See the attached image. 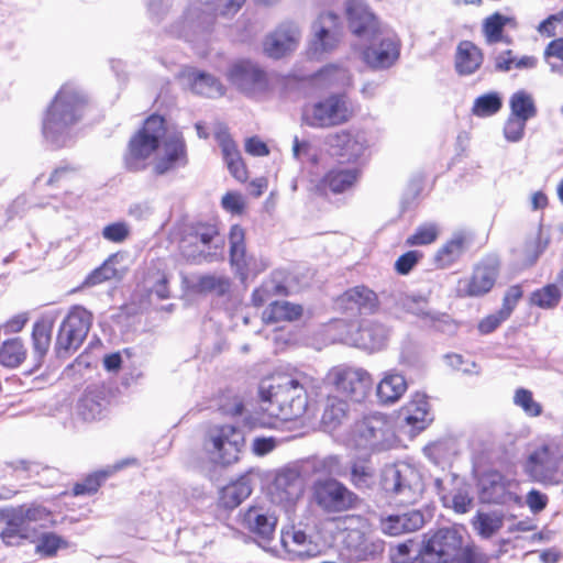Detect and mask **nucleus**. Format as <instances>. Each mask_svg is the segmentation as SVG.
I'll return each instance as SVG.
<instances>
[{
  "label": "nucleus",
  "mask_w": 563,
  "mask_h": 563,
  "mask_svg": "<svg viewBox=\"0 0 563 563\" xmlns=\"http://www.w3.org/2000/svg\"><path fill=\"white\" fill-rule=\"evenodd\" d=\"M380 485L404 505L419 501L424 492L422 474L417 467L405 462L386 465L380 473Z\"/></svg>",
  "instance_id": "obj_7"
},
{
  "label": "nucleus",
  "mask_w": 563,
  "mask_h": 563,
  "mask_svg": "<svg viewBox=\"0 0 563 563\" xmlns=\"http://www.w3.org/2000/svg\"><path fill=\"white\" fill-rule=\"evenodd\" d=\"M439 233L440 229L437 223H423L416 229L415 233L407 238L406 244L410 246L428 245L438 239Z\"/></svg>",
  "instance_id": "obj_56"
},
{
  "label": "nucleus",
  "mask_w": 563,
  "mask_h": 563,
  "mask_svg": "<svg viewBox=\"0 0 563 563\" xmlns=\"http://www.w3.org/2000/svg\"><path fill=\"white\" fill-rule=\"evenodd\" d=\"M358 178L356 168L335 167L330 169L320 180L318 189L327 194H342L350 190Z\"/></svg>",
  "instance_id": "obj_32"
},
{
  "label": "nucleus",
  "mask_w": 563,
  "mask_h": 563,
  "mask_svg": "<svg viewBox=\"0 0 563 563\" xmlns=\"http://www.w3.org/2000/svg\"><path fill=\"white\" fill-rule=\"evenodd\" d=\"M307 383V376L301 374H277L261 384L262 410L276 419L268 423L271 427H277V421H291L305 415Z\"/></svg>",
  "instance_id": "obj_2"
},
{
  "label": "nucleus",
  "mask_w": 563,
  "mask_h": 563,
  "mask_svg": "<svg viewBox=\"0 0 563 563\" xmlns=\"http://www.w3.org/2000/svg\"><path fill=\"white\" fill-rule=\"evenodd\" d=\"M503 106V99L498 92H488L474 100L472 112L479 118L496 114Z\"/></svg>",
  "instance_id": "obj_53"
},
{
  "label": "nucleus",
  "mask_w": 563,
  "mask_h": 563,
  "mask_svg": "<svg viewBox=\"0 0 563 563\" xmlns=\"http://www.w3.org/2000/svg\"><path fill=\"white\" fill-rule=\"evenodd\" d=\"M544 54L551 71L563 75V37L550 42Z\"/></svg>",
  "instance_id": "obj_59"
},
{
  "label": "nucleus",
  "mask_w": 563,
  "mask_h": 563,
  "mask_svg": "<svg viewBox=\"0 0 563 563\" xmlns=\"http://www.w3.org/2000/svg\"><path fill=\"white\" fill-rule=\"evenodd\" d=\"M498 275L495 264H481L475 267L471 277L462 278L457 283L456 291L462 297H477L490 291Z\"/></svg>",
  "instance_id": "obj_25"
},
{
  "label": "nucleus",
  "mask_w": 563,
  "mask_h": 563,
  "mask_svg": "<svg viewBox=\"0 0 563 563\" xmlns=\"http://www.w3.org/2000/svg\"><path fill=\"white\" fill-rule=\"evenodd\" d=\"M117 277V268L111 261H106L100 267L91 272L84 282L91 287Z\"/></svg>",
  "instance_id": "obj_61"
},
{
  "label": "nucleus",
  "mask_w": 563,
  "mask_h": 563,
  "mask_svg": "<svg viewBox=\"0 0 563 563\" xmlns=\"http://www.w3.org/2000/svg\"><path fill=\"white\" fill-rule=\"evenodd\" d=\"M77 413L84 421H95L102 416V405L93 396L85 395L78 402Z\"/></svg>",
  "instance_id": "obj_58"
},
{
  "label": "nucleus",
  "mask_w": 563,
  "mask_h": 563,
  "mask_svg": "<svg viewBox=\"0 0 563 563\" xmlns=\"http://www.w3.org/2000/svg\"><path fill=\"white\" fill-rule=\"evenodd\" d=\"M342 441L347 446L375 453L394 449L398 438L391 417L372 412L356 420Z\"/></svg>",
  "instance_id": "obj_4"
},
{
  "label": "nucleus",
  "mask_w": 563,
  "mask_h": 563,
  "mask_svg": "<svg viewBox=\"0 0 563 563\" xmlns=\"http://www.w3.org/2000/svg\"><path fill=\"white\" fill-rule=\"evenodd\" d=\"M407 390V382L400 373L388 371L377 385L376 395L382 404H395Z\"/></svg>",
  "instance_id": "obj_34"
},
{
  "label": "nucleus",
  "mask_w": 563,
  "mask_h": 563,
  "mask_svg": "<svg viewBox=\"0 0 563 563\" xmlns=\"http://www.w3.org/2000/svg\"><path fill=\"white\" fill-rule=\"evenodd\" d=\"M434 485L438 494L441 496V500L445 507L452 508L457 514H466L473 506V498L466 488H459L452 495L443 493V482L440 478H435Z\"/></svg>",
  "instance_id": "obj_45"
},
{
  "label": "nucleus",
  "mask_w": 563,
  "mask_h": 563,
  "mask_svg": "<svg viewBox=\"0 0 563 563\" xmlns=\"http://www.w3.org/2000/svg\"><path fill=\"white\" fill-rule=\"evenodd\" d=\"M347 411L349 405L345 401L330 398L321 419L324 430L330 433L336 431L347 418Z\"/></svg>",
  "instance_id": "obj_43"
},
{
  "label": "nucleus",
  "mask_w": 563,
  "mask_h": 563,
  "mask_svg": "<svg viewBox=\"0 0 563 563\" xmlns=\"http://www.w3.org/2000/svg\"><path fill=\"white\" fill-rule=\"evenodd\" d=\"M0 518L3 525L0 538L7 545H19L23 540L35 537L34 527H29L19 507L3 509Z\"/></svg>",
  "instance_id": "obj_22"
},
{
  "label": "nucleus",
  "mask_w": 563,
  "mask_h": 563,
  "mask_svg": "<svg viewBox=\"0 0 563 563\" xmlns=\"http://www.w3.org/2000/svg\"><path fill=\"white\" fill-rule=\"evenodd\" d=\"M183 85L195 93L209 98L220 97L224 93L222 84L212 75L194 68H186L180 73Z\"/></svg>",
  "instance_id": "obj_29"
},
{
  "label": "nucleus",
  "mask_w": 563,
  "mask_h": 563,
  "mask_svg": "<svg viewBox=\"0 0 563 563\" xmlns=\"http://www.w3.org/2000/svg\"><path fill=\"white\" fill-rule=\"evenodd\" d=\"M26 347L19 338L5 340L0 346V364L15 368L26 358Z\"/></svg>",
  "instance_id": "obj_46"
},
{
  "label": "nucleus",
  "mask_w": 563,
  "mask_h": 563,
  "mask_svg": "<svg viewBox=\"0 0 563 563\" xmlns=\"http://www.w3.org/2000/svg\"><path fill=\"white\" fill-rule=\"evenodd\" d=\"M277 521L275 512L262 506L250 507L242 517L243 527L263 540L272 539Z\"/></svg>",
  "instance_id": "obj_27"
},
{
  "label": "nucleus",
  "mask_w": 563,
  "mask_h": 563,
  "mask_svg": "<svg viewBox=\"0 0 563 563\" xmlns=\"http://www.w3.org/2000/svg\"><path fill=\"white\" fill-rule=\"evenodd\" d=\"M354 114L349 98L331 93L309 101L301 109V123L312 129H331L349 122Z\"/></svg>",
  "instance_id": "obj_6"
},
{
  "label": "nucleus",
  "mask_w": 563,
  "mask_h": 563,
  "mask_svg": "<svg viewBox=\"0 0 563 563\" xmlns=\"http://www.w3.org/2000/svg\"><path fill=\"white\" fill-rule=\"evenodd\" d=\"M360 42L362 59L371 68H389L399 58V38L386 27H379L374 34L360 40Z\"/></svg>",
  "instance_id": "obj_8"
},
{
  "label": "nucleus",
  "mask_w": 563,
  "mask_h": 563,
  "mask_svg": "<svg viewBox=\"0 0 563 563\" xmlns=\"http://www.w3.org/2000/svg\"><path fill=\"white\" fill-rule=\"evenodd\" d=\"M510 25L515 26V19L511 16L504 15L501 13H494L487 16L483 21V34L487 44H495L501 41H506L503 34L504 27Z\"/></svg>",
  "instance_id": "obj_42"
},
{
  "label": "nucleus",
  "mask_w": 563,
  "mask_h": 563,
  "mask_svg": "<svg viewBox=\"0 0 563 563\" xmlns=\"http://www.w3.org/2000/svg\"><path fill=\"white\" fill-rule=\"evenodd\" d=\"M388 336L389 332L385 325L375 322H365L360 327L357 333H355L353 341L360 349L376 352L386 346Z\"/></svg>",
  "instance_id": "obj_31"
},
{
  "label": "nucleus",
  "mask_w": 563,
  "mask_h": 563,
  "mask_svg": "<svg viewBox=\"0 0 563 563\" xmlns=\"http://www.w3.org/2000/svg\"><path fill=\"white\" fill-rule=\"evenodd\" d=\"M0 518L3 525L0 538L7 545H19L23 540L35 537L34 527H29L19 507L3 509Z\"/></svg>",
  "instance_id": "obj_24"
},
{
  "label": "nucleus",
  "mask_w": 563,
  "mask_h": 563,
  "mask_svg": "<svg viewBox=\"0 0 563 563\" xmlns=\"http://www.w3.org/2000/svg\"><path fill=\"white\" fill-rule=\"evenodd\" d=\"M561 466L550 449L543 443L536 449L528 457L527 471L537 481L554 482L555 475Z\"/></svg>",
  "instance_id": "obj_26"
},
{
  "label": "nucleus",
  "mask_w": 563,
  "mask_h": 563,
  "mask_svg": "<svg viewBox=\"0 0 563 563\" xmlns=\"http://www.w3.org/2000/svg\"><path fill=\"white\" fill-rule=\"evenodd\" d=\"M223 239L211 224H198L180 241L183 255L194 262L213 261L223 253Z\"/></svg>",
  "instance_id": "obj_9"
},
{
  "label": "nucleus",
  "mask_w": 563,
  "mask_h": 563,
  "mask_svg": "<svg viewBox=\"0 0 563 563\" xmlns=\"http://www.w3.org/2000/svg\"><path fill=\"white\" fill-rule=\"evenodd\" d=\"M510 114L529 121L537 115V106L531 93L526 90L514 92L509 99Z\"/></svg>",
  "instance_id": "obj_47"
},
{
  "label": "nucleus",
  "mask_w": 563,
  "mask_h": 563,
  "mask_svg": "<svg viewBox=\"0 0 563 563\" xmlns=\"http://www.w3.org/2000/svg\"><path fill=\"white\" fill-rule=\"evenodd\" d=\"M0 518L3 525L0 538L7 545H19L23 540L35 537L34 527H29L19 507L3 509Z\"/></svg>",
  "instance_id": "obj_21"
},
{
  "label": "nucleus",
  "mask_w": 563,
  "mask_h": 563,
  "mask_svg": "<svg viewBox=\"0 0 563 563\" xmlns=\"http://www.w3.org/2000/svg\"><path fill=\"white\" fill-rule=\"evenodd\" d=\"M519 483L498 472L485 474L481 479V498L484 503L510 505L521 504Z\"/></svg>",
  "instance_id": "obj_16"
},
{
  "label": "nucleus",
  "mask_w": 563,
  "mask_h": 563,
  "mask_svg": "<svg viewBox=\"0 0 563 563\" xmlns=\"http://www.w3.org/2000/svg\"><path fill=\"white\" fill-rule=\"evenodd\" d=\"M527 121L509 114L504 125V136L508 142L517 143L525 135Z\"/></svg>",
  "instance_id": "obj_62"
},
{
  "label": "nucleus",
  "mask_w": 563,
  "mask_h": 563,
  "mask_svg": "<svg viewBox=\"0 0 563 563\" xmlns=\"http://www.w3.org/2000/svg\"><path fill=\"white\" fill-rule=\"evenodd\" d=\"M134 459H126L122 460L118 463H115L112 466H109L104 470L98 471L95 474L89 475L85 481L81 483H77L74 486V495H90L98 490L99 486L103 481H106L109 476L114 474L117 471L122 470L126 465L134 464Z\"/></svg>",
  "instance_id": "obj_38"
},
{
  "label": "nucleus",
  "mask_w": 563,
  "mask_h": 563,
  "mask_svg": "<svg viewBox=\"0 0 563 563\" xmlns=\"http://www.w3.org/2000/svg\"><path fill=\"white\" fill-rule=\"evenodd\" d=\"M346 14L352 32L360 38L374 34L380 24L367 5L361 0L346 1Z\"/></svg>",
  "instance_id": "obj_28"
},
{
  "label": "nucleus",
  "mask_w": 563,
  "mask_h": 563,
  "mask_svg": "<svg viewBox=\"0 0 563 563\" xmlns=\"http://www.w3.org/2000/svg\"><path fill=\"white\" fill-rule=\"evenodd\" d=\"M19 509L25 517L29 527H34L35 530L36 528H47L55 522L53 514L41 505H22L19 506Z\"/></svg>",
  "instance_id": "obj_50"
},
{
  "label": "nucleus",
  "mask_w": 563,
  "mask_h": 563,
  "mask_svg": "<svg viewBox=\"0 0 563 563\" xmlns=\"http://www.w3.org/2000/svg\"><path fill=\"white\" fill-rule=\"evenodd\" d=\"M342 37L340 18L327 12L319 15L312 24V36L309 42L308 54L311 58H321L335 49Z\"/></svg>",
  "instance_id": "obj_14"
},
{
  "label": "nucleus",
  "mask_w": 563,
  "mask_h": 563,
  "mask_svg": "<svg viewBox=\"0 0 563 563\" xmlns=\"http://www.w3.org/2000/svg\"><path fill=\"white\" fill-rule=\"evenodd\" d=\"M53 323L47 319H41L33 325L32 341L34 353L42 358L48 351L51 344Z\"/></svg>",
  "instance_id": "obj_52"
},
{
  "label": "nucleus",
  "mask_w": 563,
  "mask_h": 563,
  "mask_svg": "<svg viewBox=\"0 0 563 563\" xmlns=\"http://www.w3.org/2000/svg\"><path fill=\"white\" fill-rule=\"evenodd\" d=\"M230 263L241 279L255 276L268 267V261L262 255L249 254L245 247V232L235 224L229 233Z\"/></svg>",
  "instance_id": "obj_13"
},
{
  "label": "nucleus",
  "mask_w": 563,
  "mask_h": 563,
  "mask_svg": "<svg viewBox=\"0 0 563 563\" xmlns=\"http://www.w3.org/2000/svg\"><path fill=\"white\" fill-rule=\"evenodd\" d=\"M483 63L481 49L470 41H462L456 48L455 68L461 75L475 73Z\"/></svg>",
  "instance_id": "obj_35"
},
{
  "label": "nucleus",
  "mask_w": 563,
  "mask_h": 563,
  "mask_svg": "<svg viewBox=\"0 0 563 563\" xmlns=\"http://www.w3.org/2000/svg\"><path fill=\"white\" fill-rule=\"evenodd\" d=\"M252 493V487L247 478L239 481L225 486L222 490V501L225 507L234 508L246 499Z\"/></svg>",
  "instance_id": "obj_51"
},
{
  "label": "nucleus",
  "mask_w": 563,
  "mask_h": 563,
  "mask_svg": "<svg viewBox=\"0 0 563 563\" xmlns=\"http://www.w3.org/2000/svg\"><path fill=\"white\" fill-rule=\"evenodd\" d=\"M466 236L462 232L453 236L438 250L434 262L439 268H446L457 261L466 250Z\"/></svg>",
  "instance_id": "obj_39"
},
{
  "label": "nucleus",
  "mask_w": 563,
  "mask_h": 563,
  "mask_svg": "<svg viewBox=\"0 0 563 563\" xmlns=\"http://www.w3.org/2000/svg\"><path fill=\"white\" fill-rule=\"evenodd\" d=\"M244 442V432L239 427L231 423H216L207 429L202 450L212 464L228 466L238 462Z\"/></svg>",
  "instance_id": "obj_5"
},
{
  "label": "nucleus",
  "mask_w": 563,
  "mask_h": 563,
  "mask_svg": "<svg viewBox=\"0 0 563 563\" xmlns=\"http://www.w3.org/2000/svg\"><path fill=\"white\" fill-rule=\"evenodd\" d=\"M131 233L130 227L125 222H114L106 225L102 229V236L104 240L113 243L124 242Z\"/></svg>",
  "instance_id": "obj_64"
},
{
  "label": "nucleus",
  "mask_w": 563,
  "mask_h": 563,
  "mask_svg": "<svg viewBox=\"0 0 563 563\" xmlns=\"http://www.w3.org/2000/svg\"><path fill=\"white\" fill-rule=\"evenodd\" d=\"M504 525V516L497 511L493 512H477L473 518V527L477 533L483 538H490Z\"/></svg>",
  "instance_id": "obj_49"
},
{
  "label": "nucleus",
  "mask_w": 563,
  "mask_h": 563,
  "mask_svg": "<svg viewBox=\"0 0 563 563\" xmlns=\"http://www.w3.org/2000/svg\"><path fill=\"white\" fill-rule=\"evenodd\" d=\"M196 288L199 291L224 295L229 291L230 280L224 276L205 275L198 279Z\"/></svg>",
  "instance_id": "obj_57"
},
{
  "label": "nucleus",
  "mask_w": 563,
  "mask_h": 563,
  "mask_svg": "<svg viewBox=\"0 0 563 563\" xmlns=\"http://www.w3.org/2000/svg\"><path fill=\"white\" fill-rule=\"evenodd\" d=\"M514 404L519 407L528 417H539L542 415V405L533 397L532 391L526 388H518L514 394Z\"/></svg>",
  "instance_id": "obj_55"
},
{
  "label": "nucleus",
  "mask_w": 563,
  "mask_h": 563,
  "mask_svg": "<svg viewBox=\"0 0 563 563\" xmlns=\"http://www.w3.org/2000/svg\"><path fill=\"white\" fill-rule=\"evenodd\" d=\"M399 305L408 312L434 320V317L429 312L427 301L423 298H415L410 296H401Z\"/></svg>",
  "instance_id": "obj_63"
},
{
  "label": "nucleus",
  "mask_w": 563,
  "mask_h": 563,
  "mask_svg": "<svg viewBox=\"0 0 563 563\" xmlns=\"http://www.w3.org/2000/svg\"><path fill=\"white\" fill-rule=\"evenodd\" d=\"M303 490L305 483L300 472L295 467H285L277 472L269 492L273 501L289 511L302 497Z\"/></svg>",
  "instance_id": "obj_18"
},
{
  "label": "nucleus",
  "mask_w": 563,
  "mask_h": 563,
  "mask_svg": "<svg viewBox=\"0 0 563 563\" xmlns=\"http://www.w3.org/2000/svg\"><path fill=\"white\" fill-rule=\"evenodd\" d=\"M229 81L243 93L255 97L268 89L266 73L251 60H239L228 71Z\"/></svg>",
  "instance_id": "obj_17"
},
{
  "label": "nucleus",
  "mask_w": 563,
  "mask_h": 563,
  "mask_svg": "<svg viewBox=\"0 0 563 563\" xmlns=\"http://www.w3.org/2000/svg\"><path fill=\"white\" fill-rule=\"evenodd\" d=\"M313 474L327 476H343L345 468L339 455L314 456L307 461Z\"/></svg>",
  "instance_id": "obj_48"
},
{
  "label": "nucleus",
  "mask_w": 563,
  "mask_h": 563,
  "mask_svg": "<svg viewBox=\"0 0 563 563\" xmlns=\"http://www.w3.org/2000/svg\"><path fill=\"white\" fill-rule=\"evenodd\" d=\"M301 35V29L297 23L283 22L265 37L263 51L272 58H282L297 49Z\"/></svg>",
  "instance_id": "obj_19"
},
{
  "label": "nucleus",
  "mask_w": 563,
  "mask_h": 563,
  "mask_svg": "<svg viewBox=\"0 0 563 563\" xmlns=\"http://www.w3.org/2000/svg\"><path fill=\"white\" fill-rule=\"evenodd\" d=\"M0 518L3 525L0 538L7 545H19L23 540L35 537L34 527H29L19 507L3 509Z\"/></svg>",
  "instance_id": "obj_23"
},
{
  "label": "nucleus",
  "mask_w": 563,
  "mask_h": 563,
  "mask_svg": "<svg viewBox=\"0 0 563 563\" xmlns=\"http://www.w3.org/2000/svg\"><path fill=\"white\" fill-rule=\"evenodd\" d=\"M87 106L85 93L74 84L60 87L43 120V135L55 146H63L69 139L70 128L84 114Z\"/></svg>",
  "instance_id": "obj_3"
},
{
  "label": "nucleus",
  "mask_w": 563,
  "mask_h": 563,
  "mask_svg": "<svg viewBox=\"0 0 563 563\" xmlns=\"http://www.w3.org/2000/svg\"><path fill=\"white\" fill-rule=\"evenodd\" d=\"M405 421L416 430H423L431 421L430 407L424 394H415L404 409Z\"/></svg>",
  "instance_id": "obj_36"
},
{
  "label": "nucleus",
  "mask_w": 563,
  "mask_h": 563,
  "mask_svg": "<svg viewBox=\"0 0 563 563\" xmlns=\"http://www.w3.org/2000/svg\"><path fill=\"white\" fill-rule=\"evenodd\" d=\"M66 542L55 533H44L36 544V552L43 556H53Z\"/></svg>",
  "instance_id": "obj_60"
},
{
  "label": "nucleus",
  "mask_w": 563,
  "mask_h": 563,
  "mask_svg": "<svg viewBox=\"0 0 563 563\" xmlns=\"http://www.w3.org/2000/svg\"><path fill=\"white\" fill-rule=\"evenodd\" d=\"M302 308L288 301H274L263 312V321L274 323L279 321H292L299 318Z\"/></svg>",
  "instance_id": "obj_44"
},
{
  "label": "nucleus",
  "mask_w": 563,
  "mask_h": 563,
  "mask_svg": "<svg viewBox=\"0 0 563 563\" xmlns=\"http://www.w3.org/2000/svg\"><path fill=\"white\" fill-rule=\"evenodd\" d=\"M346 309L374 311L378 305L377 295L365 286H356L346 290L340 298Z\"/></svg>",
  "instance_id": "obj_37"
},
{
  "label": "nucleus",
  "mask_w": 563,
  "mask_h": 563,
  "mask_svg": "<svg viewBox=\"0 0 563 563\" xmlns=\"http://www.w3.org/2000/svg\"><path fill=\"white\" fill-rule=\"evenodd\" d=\"M314 503L325 512L346 511L354 507L357 496L335 478L317 479L312 485Z\"/></svg>",
  "instance_id": "obj_11"
},
{
  "label": "nucleus",
  "mask_w": 563,
  "mask_h": 563,
  "mask_svg": "<svg viewBox=\"0 0 563 563\" xmlns=\"http://www.w3.org/2000/svg\"><path fill=\"white\" fill-rule=\"evenodd\" d=\"M423 515L418 510H412L401 515H389L380 519V529L385 534L399 536L401 533L413 532L424 525Z\"/></svg>",
  "instance_id": "obj_30"
},
{
  "label": "nucleus",
  "mask_w": 563,
  "mask_h": 563,
  "mask_svg": "<svg viewBox=\"0 0 563 563\" xmlns=\"http://www.w3.org/2000/svg\"><path fill=\"white\" fill-rule=\"evenodd\" d=\"M313 80L320 88L344 87L351 84V76L343 67L328 65L314 75Z\"/></svg>",
  "instance_id": "obj_41"
},
{
  "label": "nucleus",
  "mask_w": 563,
  "mask_h": 563,
  "mask_svg": "<svg viewBox=\"0 0 563 563\" xmlns=\"http://www.w3.org/2000/svg\"><path fill=\"white\" fill-rule=\"evenodd\" d=\"M92 323V314L84 307H74L63 321L57 340V353L63 356L76 351L86 339Z\"/></svg>",
  "instance_id": "obj_12"
},
{
  "label": "nucleus",
  "mask_w": 563,
  "mask_h": 563,
  "mask_svg": "<svg viewBox=\"0 0 563 563\" xmlns=\"http://www.w3.org/2000/svg\"><path fill=\"white\" fill-rule=\"evenodd\" d=\"M350 482L357 489H368L374 486L376 474L369 460L357 459L351 463Z\"/></svg>",
  "instance_id": "obj_40"
},
{
  "label": "nucleus",
  "mask_w": 563,
  "mask_h": 563,
  "mask_svg": "<svg viewBox=\"0 0 563 563\" xmlns=\"http://www.w3.org/2000/svg\"><path fill=\"white\" fill-rule=\"evenodd\" d=\"M325 144L335 156L347 162H355L369 147L367 134L364 131L342 130L325 137Z\"/></svg>",
  "instance_id": "obj_20"
},
{
  "label": "nucleus",
  "mask_w": 563,
  "mask_h": 563,
  "mask_svg": "<svg viewBox=\"0 0 563 563\" xmlns=\"http://www.w3.org/2000/svg\"><path fill=\"white\" fill-rule=\"evenodd\" d=\"M152 159L155 175H166L188 164L183 133L168 131L164 118L151 115L129 141L124 163L130 170H143Z\"/></svg>",
  "instance_id": "obj_1"
},
{
  "label": "nucleus",
  "mask_w": 563,
  "mask_h": 563,
  "mask_svg": "<svg viewBox=\"0 0 563 563\" xmlns=\"http://www.w3.org/2000/svg\"><path fill=\"white\" fill-rule=\"evenodd\" d=\"M561 291L554 284H549L541 289L533 291L530 296L531 305L542 309H551L559 305Z\"/></svg>",
  "instance_id": "obj_54"
},
{
  "label": "nucleus",
  "mask_w": 563,
  "mask_h": 563,
  "mask_svg": "<svg viewBox=\"0 0 563 563\" xmlns=\"http://www.w3.org/2000/svg\"><path fill=\"white\" fill-rule=\"evenodd\" d=\"M424 538L419 554L428 563H449L456 558L462 545L460 534L451 528L440 529Z\"/></svg>",
  "instance_id": "obj_15"
},
{
  "label": "nucleus",
  "mask_w": 563,
  "mask_h": 563,
  "mask_svg": "<svg viewBox=\"0 0 563 563\" xmlns=\"http://www.w3.org/2000/svg\"><path fill=\"white\" fill-rule=\"evenodd\" d=\"M327 380L338 394L355 402L363 401L373 386L372 375L366 369L345 365L330 369Z\"/></svg>",
  "instance_id": "obj_10"
},
{
  "label": "nucleus",
  "mask_w": 563,
  "mask_h": 563,
  "mask_svg": "<svg viewBox=\"0 0 563 563\" xmlns=\"http://www.w3.org/2000/svg\"><path fill=\"white\" fill-rule=\"evenodd\" d=\"M280 542L288 553L296 556H312L317 552V547L311 541V538L296 527L283 529Z\"/></svg>",
  "instance_id": "obj_33"
}]
</instances>
